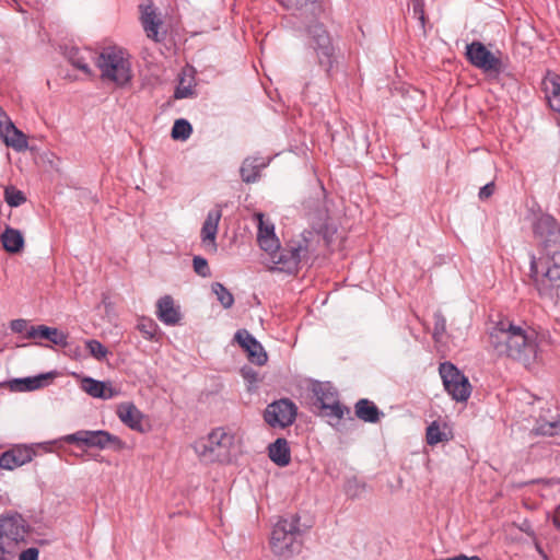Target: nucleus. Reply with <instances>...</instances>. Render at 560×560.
I'll list each match as a JSON object with an SVG mask.
<instances>
[{
  "mask_svg": "<svg viewBox=\"0 0 560 560\" xmlns=\"http://www.w3.org/2000/svg\"><path fill=\"white\" fill-rule=\"evenodd\" d=\"M542 89L550 108L560 113V75L548 72L542 80Z\"/></svg>",
  "mask_w": 560,
  "mask_h": 560,
  "instance_id": "a878e982",
  "label": "nucleus"
},
{
  "mask_svg": "<svg viewBox=\"0 0 560 560\" xmlns=\"http://www.w3.org/2000/svg\"><path fill=\"white\" fill-rule=\"evenodd\" d=\"M4 200L10 207H19L26 201V197L23 191L9 186L4 190Z\"/></svg>",
  "mask_w": 560,
  "mask_h": 560,
  "instance_id": "58836bf2",
  "label": "nucleus"
},
{
  "mask_svg": "<svg viewBox=\"0 0 560 560\" xmlns=\"http://www.w3.org/2000/svg\"><path fill=\"white\" fill-rule=\"evenodd\" d=\"M101 78L114 82L117 86L127 85L132 79L131 63L125 52L117 47H105L96 57Z\"/></svg>",
  "mask_w": 560,
  "mask_h": 560,
  "instance_id": "20e7f679",
  "label": "nucleus"
},
{
  "mask_svg": "<svg viewBox=\"0 0 560 560\" xmlns=\"http://www.w3.org/2000/svg\"><path fill=\"white\" fill-rule=\"evenodd\" d=\"M266 166V163L260 161L259 158L248 156L246 158L240 168V175L244 183L253 184L256 183L260 177V171Z\"/></svg>",
  "mask_w": 560,
  "mask_h": 560,
  "instance_id": "bb28decb",
  "label": "nucleus"
},
{
  "mask_svg": "<svg viewBox=\"0 0 560 560\" xmlns=\"http://www.w3.org/2000/svg\"><path fill=\"white\" fill-rule=\"evenodd\" d=\"M67 51H68V54H67L68 60L74 68L83 71L88 75L92 74V70L89 67V63L86 61L88 57L84 55V54H86L91 57L92 56L91 49H88V48L80 49L78 47H71Z\"/></svg>",
  "mask_w": 560,
  "mask_h": 560,
  "instance_id": "7c9ffc66",
  "label": "nucleus"
},
{
  "mask_svg": "<svg viewBox=\"0 0 560 560\" xmlns=\"http://www.w3.org/2000/svg\"><path fill=\"white\" fill-rule=\"evenodd\" d=\"M300 516L291 515L290 518H280L275 525L270 546L275 555L280 557H291L300 552L302 541L299 539L308 527H300Z\"/></svg>",
  "mask_w": 560,
  "mask_h": 560,
  "instance_id": "7ed1b4c3",
  "label": "nucleus"
},
{
  "mask_svg": "<svg viewBox=\"0 0 560 560\" xmlns=\"http://www.w3.org/2000/svg\"><path fill=\"white\" fill-rule=\"evenodd\" d=\"M257 346L259 348L255 349L250 347L245 352L247 353V359L250 363L264 365L268 360V355L260 342Z\"/></svg>",
  "mask_w": 560,
  "mask_h": 560,
  "instance_id": "ea45409f",
  "label": "nucleus"
},
{
  "mask_svg": "<svg viewBox=\"0 0 560 560\" xmlns=\"http://www.w3.org/2000/svg\"><path fill=\"white\" fill-rule=\"evenodd\" d=\"M446 331V319L442 314L434 315V339L439 340L442 335Z\"/></svg>",
  "mask_w": 560,
  "mask_h": 560,
  "instance_id": "37998d69",
  "label": "nucleus"
},
{
  "mask_svg": "<svg viewBox=\"0 0 560 560\" xmlns=\"http://www.w3.org/2000/svg\"><path fill=\"white\" fill-rule=\"evenodd\" d=\"M1 242L4 250L10 254H18L24 248L23 234L11 226H7L1 234Z\"/></svg>",
  "mask_w": 560,
  "mask_h": 560,
  "instance_id": "cd10ccee",
  "label": "nucleus"
},
{
  "mask_svg": "<svg viewBox=\"0 0 560 560\" xmlns=\"http://www.w3.org/2000/svg\"><path fill=\"white\" fill-rule=\"evenodd\" d=\"M54 377L55 373L49 372L33 377L16 378L14 380V388L21 392L35 390L43 387L48 380H52Z\"/></svg>",
  "mask_w": 560,
  "mask_h": 560,
  "instance_id": "c756f323",
  "label": "nucleus"
},
{
  "mask_svg": "<svg viewBox=\"0 0 560 560\" xmlns=\"http://www.w3.org/2000/svg\"><path fill=\"white\" fill-rule=\"evenodd\" d=\"M257 217L259 220L257 241L260 248L265 252L278 249L279 240L275 234L273 224L270 222H265L262 213H258Z\"/></svg>",
  "mask_w": 560,
  "mask_h": 560,
  "instance_id": "412c9836",
  "label": "nucleus"
},
{
  "mask_svg": "<svg viewBox=\"0 0 560 560\" xmlns=\"http://www.w3.org/2000/svg\"><path fill=\"white\" fill-rule=\"evenodd\" d=\"M268 456L279 467H285L291 463V450L284 438H278L268 445Z\"/></svg>",
  "mask_w": 560,
  "mask_h": 560,
  "instance_id": "b1692460",
  "label": "nucleus"
},
{
  "mask_svg": "<svg viewBox=\"0 0 560 560\" xmlns=\"http://www.w3.org/2000/svg\"><path fill=\"white\" fill-rule=\"evenodd\" d=\"M354 415L368 423H377L384 417V412L368 398H361L355 402Z\"/></svg>",
  "mask_w": 560,
  "mask_h": 560,
  "instance_id": "393cba45",
  "label": "nucleus"
},
{
  "mask_svg": "<svg viewBox=\"0 0 560 560\" xmlns=\"http://www.w3.org/2000/svg\"><path fill=\"white\" fill-rule=\"evenodd\" d=\"M494 190H495V185L493 182H490L480 188L478 197L481 200H486L493 195Z\"/></svg>",
  "mask_w": 560,
  "mask_h": 560,
  "instance_id": "49530a36",
  "label": "nucleus"
},
{
  "mask_svg": "<svg viewBox=\"0 0 560 560\" xmlns=\"http://www.w3.org/2000/svg\"><path fill=\"white\" fill-rule=\"evenodd\" d=\"M412 11H413V15L415 16H418V15H421V14H424V3H423V0H416V1H412Z\"/></svg>",
  "mask_w": 560,
  "mask_h": 560,
  "instance_id": "09e8293b",
  "label": "nucleus"
},
{
  "mask_svg": "<svg viewBox=\"0 0 560 560\" xmlns=\"http://www.w3.org/2000/svg\"><path fill=\"white\" fill-rule=\"evenodd\" d=\"M10 117L5 114V112L0 106V131L4 128V126L10 121Z\"/></svg>",
  "mask_w": 560,
  "mask_h": 560,
  "instance_id": "603ef678",
  "label": "nucleus"
},
{
  "mask_svg": "<svg viewBox=\"0 0 560 560\" xmlns=\"http://www.w3.org/2000/svg\"><path fill=\"white\" fill-rule=\"evenodd\" d=\"M287 10L305 21L304 32L307 37V48L315 63L325 72L328 79L334 78L339 69L343 54L335 44L334 38L322 19L328 16V9L323 0H278Z\"/></svg>",
  "mask_w": 560,
  "mask_h": 560,
  "instance_id": "f257e3e1",
  "label": "nucleus"
},
{
  "mask_svg": "<svg viewBox=\"0 0 560 560\" xmlns=\"http://www.w3.org/2000/svg\"><path fill=\"white\" fill-rule=\"evenodd\" d=\"M234 340L238 343V346L246 351L250 347L257 349L259 348L257 345L259 341L250 335L246 329H238L234 335Z\"/></svg>",
  "mask_w": 560,
  "mask_h": 560,
  "instance_id": "4c0bfd02",
  "label": "nucleus"
},
{
  "mask_svg": "<svg viewBox=\"0 0 560 560\" xmlns=\"http://www.w3.org/2000/svg\"><path fill=\"white\" fill-rule=\"evenodd\" d=\"M243 375L245 378H248V377H254L255 376V372H253L252 370L249 372H246L244 369H243Z\"/></svg>",
  "mask_w": 560,
  "mask_h": 560,
  "instance_id": "4d7b16f0",
  "label": "nucleus"
},
{
  "mask_svg": "<svg viewBox=\"0 0 560 560\" xmlns=\"http://www.w3.org/2000/svg\"><path fill=\"white\" fill-rule=\"evenodd\" d=\"M534 233L542 242L548 257L560 256V224L550 214H542L534 224Z\"/></svg>",
  "mask_w": 560,
  "mask_h": 560,
  "instance_id": "9b49d317",
  "label": "nucleus"
},
{
  "mask_svg": "<svg viewBox=\"0 0 560 560\" xmlns=\"http://www.w3.org/2000/svg\"><path fill=\"white\" fill-rule=\"evenodd\" d=\"M489 343L498 355H505L524 365L530 364L537 355L535 335L508 320H500L489 334Z\"/></svg>",
  "mask_w": 560,
  "mask_h": 560,
  "instance_id": "f03ea898",
  "label": "nucleus"
},
{
  "mask_svg": "<svg viewBox=\"0 0 560 560\" xmlns=\"http://www.w3.org/2000/svg\"><path fill=\"white\" fill-rule=\"evenodd\" d=\"M560 289V256L549 257L544 279L537 283L540 294H546L550 289Z\"/></svg>",
  "mask_w": 560,
  "mask_h": 560,
  "instance_id": "6ab92c4d",
  "label": "nucleus"
},
{
  "mask_svg": "<svg viewBox=\"0 0 560 560\" xmlns=\"http://www.w3.org/2000/svg\"><path fill=\"white\" fill-rule=\"evenodd\" d=\"M536 548H537V551H538V552H539V553H540L545 559H547L546 553L544 552V550L541 549V547H540L538 544L536 545Z\"/></svg>",
  "mask_w": 560,
  "mask_h": 560,
  "instance_id": "13d9d810",
  "label": "nucleus"
},
{
  "mask_svg": "<svg viewBox=\"0 0 560 560\" xmlns=\"http://www.w3.org/2000/svg\"><path fill=\"white\" fill-rule=\"evenodd\" d=\"M296 415V405L289 398H281L267 405L264 420L271 428L284 429L294 423Z\"/></svg>",
  "mask_w": 560,
  "mask_h": 560,
  "instance_id": "f8f14e48",
  "label": "nucleus"
},
{
  "mask_svg": "<svg viewBox=\"0 0 560 560\" xmlns=\"http://www.w3.org/2000/svg\"><path fill=\"white\" fill-rule=\"evenodd\" d=\"M156 315L158 318L168 326L179 324L182 314L179 306H176L171 295H164L159 299L156 303Z\"/></svg>",
  "mask_w": 560,
  "mask_h": 560,
  "instance_id": "f3484780",
  "label": "nucleus"
},
{
  "mask_svg": "<svg viewBox=\"0 0 560 560\" xmlns=\"http://www.w3.org/2000/svg\"><path fill=\"white\" fill-rule=\"evenodd\" d=\"M365 489V481L360 480L357 476L349 477L345 481L343 491L346 495L352 500L360 498Z\"/></svg>",
  "mask_w": 560,
  "mask_h": 560,
  "instance_id": "473e14b6",
  "label": "nucleus"
},
{
  "mask_svg": "<svg viewBox=\"0 0 560 560\" xmlns=\"http://www.w3.org/2000/svg\"><path fill=\"white\" fill-rule=\"evenodd\" d=\"M85 347L89 350L90 354L98 361L105 359L106 355L108 354L107 348L103 346L98 340H88L85 341Z\"/></svg>",
  "mask_w": 560,
  "mask_h": 560,
  "instance_id": "a19ab883",
  "label": "nucleus"
},
{
  "mask_svg": "<svg viewBox=\"0 0 560 560\" xmlns=\"http://www.w3.org/2000/svg\"><path fill=\"white\" fill-rule=\"evenodd\" d=\"M138 330L143 335V337L148 340H155L159 326L151 318H141L137 325Z\"/></svg>",
  "mask_w": 560,
  "mask_h": 560,
  "instance_id": "e433bc0d",
  "label": "nucleus"
},
{
  "mask_svg": "<svg viewBox=\"0 0 560 560\" xmlns=\"http://www.w3.org/2000/svg\"><path fill=\"white\" fill-rule=\"evenodd\" d=\"M141 22L143 25L144 31L147 32V35L149 38H152L156 42H159V27L162 24L161 20L156 18L155 11L153 9V5H147L142 10L141 14Z\"/></svg>",
  "mask_w": 560,
  "mask_h": 560,
  "instance_id": "c85d7f7f",
  "label": "nucleus"
},
{
  "mask_svg": "<svg viewBox=\"0 0 560 560\" xmlns=\"http://www.w3.org/2000/svg\"><path fill=\"white\" fill-rule=\"evenodd\" d=\"M552 524L558 530H560V504L556 506L553 511Z\"/></svg>",
  "mask_w": 560,
  "mask_h": 560,
  "instance_id": "3c124183",
  "label": "nucleus"
},
{
  "mask_svg": "<svg viewBox=\"0 0 560 560\" xmlns=\"http://www.w3.org/2000/svg\"><path fill=\"white\" fill-rule=\"evenodd\" d=\"M36 454V450L33 446L25 444L13 445L0 455V468L13 470L32 462Z\"/></svg>",
  "mask_w": 560,
  "mask_h": 560,
  "instance_id": "4468645a",
  "label": "nucleus"
},
{
  "mask_svg": "<svg viewBox=\"0 0 560 560\" xmlns=\"http://www.w3.org/2000/svg\"><path fill=\"white\" fill-rule=\"evenodd\" d=\"M234 436L223 428L213 429L206 439L196 441L192 445L198 457L206 463L223 462L229 457Z\"/></svg>",
  "mask_w": 560,
  "mask_h": 560,
  "instance_id": "0eeeda50",
  "label": "nucleus"
},
{
  "mask_svg": "<svg viewBox=\"0 0 560 560\" xmlns=\"http://www.w3.org/2000/svg\"><path fill=\"white\" fill-rule=\"evenodd\" d=\"M39 550L35 547L27 548L23 550L20 556L19 560H38Z\"/></svg>",
  "mask_w": 560,
  "mask_h": 560,
  "instance_id": "de8ad7c7",
  "label": "nucleus"
},
{
  "mask_svg": "<svg viewBox=\"0 0 560 560\" xmlns=\"http://www.w3.org/2000/svg\"><path fill=\"white\" fill-rule=\"evenodd\" d=\"M0 138L8 147L13 148L18 152L25 151L28 147L26 135L18 129L12 120L8 121L0 131Z\"/></svg>",
  "mask_w": 560,
  "mask_h": 560,
  "instance_id": "4be33fe9",
  "label": "nucleus"
},
{
  "mask_svg": "<svg viewBox=\"0 0 560 560\" xmlns=\"http://www.w3.org/2000/svg\"><path fill=\"white\" fill-rule=\"evenodd\" d=\"M312 237L313 231H304L300 240L289 242L285 247L279 245L278 249L267 250L278 265L277 270L289 275L298 272L300 262L308 257Z\"/></svg>",
  "mask_w": 560,
  "mask_h": 560,
  "instance_id": "39448f33",
  "label": "nucleus"
},
{
  "mask_svg": "<svg viewBox=\"0 0 560 560\" xmlns=\"http://www.w3.org/2000/svg\"><path fill=\"white\" fill-rule=\"evenodd\" d=\"M212 292L217 295L218 301L224 308H230L234 304L233 294L220 282L211 285Z\"/></svg>",
  "mask_w": 560,
  "mask_h": 560,
  "instance_id": "c9c22d12",
  "label": "nucleus"
},
{
  "mask_svg": "<svg viewBox=\"0 0 560 560\" xmlns=\"http://www.w3.org/2000/svg\"><path fill=\"white\" fill-rule=\"evenodd\" d=\"M25 338L27 339H46L51 343L60 347L68 346V335L56 327L46 325L31 326L26 331Z\"/></svg>",
  "mask_w": 560,
  "mask_h": 560,
  "instance_id": "dca6fc26",
  "label": "nucleus"
},
{
  "mask_svg": "<svg viewBox=\"0 0 560 560\" xmlns=\"http://www.w3.org/2000/svg\"><path fill=\"white\" fill-rule=\"evenodd\" d=\"M530 273L532 275H537L538 273L537 262L535 261V259H533L532 262H530Z\"/></svg>",
  "mask_w": 560,
  "mask_h": 560,
  "instance_id": "6e6d98bb",
  "label": "nucleus"
},
{
  "mask_svg": "<svg viewBox=\"0 0 560 560\" xmlns=\"http://www.w3.org/2000/svg\"><path fill=\"white\" fill-rule=\"evenodd\" d=\"M7 548L4 546V541L0 538V560H7L5 559Z\"/></svg>",
  "mask_w": 560,
  "mask_h": 560,
  "instance_id": "864d4df0",
  "label": "nucleus"
},
{
  "mask_svg": "<svg viewBox=\"0 0 560 560\" xmlns=\"http://www.w3.org/2000/svg\"><path fill=\"white\" fill-rule=\"evenodd\" d=\"M445 390L456 401H466L471 393L468 378L451 362H443L439 368Z\"/></svg>",
  "mask_w": 560,
  "mask_h": 560,
  "instance_id": "9d476101",
  "label": "nucleus"
},
{
  "mask_svg": "<svg viewBox=\"0 0 560 560\" xmlns=\"http://www.w3.org/2000/svg\"><path fill=\"white\" fill-rule=\"evenodd\" d=\"M192 268H194V271L202 278H208L211 276V270H210L208 260L201 256L194 257Z\"/></svg>",
  "mask_w": 560,
  "mask_h": 560,
  "instance_id": "79ce46f5",
  "label": "nucleus"
},
{
  "mask_svg": "<svg viewBox=\"0 0 560 560\" xmlns=\"http://www.w3.org/2000/svg\"><path fill=\"white\" fill-rule=\"evenodd\" d=\"M446 424H444V429H441L440 424L436 421H433L427 428V443L429 445H436L438 443L447 442L452 439L451 432H446Z\"/></svg>",
  "mask_w": 560,
  "mask_h": 560,
  "instance_id": "2f4dec72",
  "label": "nucleus"
},
{
  "mask_svg": "<svg viewBox=\"0 0 560 560\" xmlns=\"http://www.w3.org/2000/svg\"><path fill=\"white\" fill-rule=\"evenodd\" d=\"M120 421L133 431L144 433L149 424L144 423V415L132 402H122L116 411Z\"/></svg>",
  "mask_w": 560,
  "mask_h": 560,
  "instance_id": "2eb2a0df",
  "label": "nucleus"
},
{
  "mask_svg": "<svg viewBox=\"0 0 560 560\" xmlns=\"http://www.w3.org/2000/svg\"><path fill=\"white\" fill-rule=\"evenodd\" d=\"M312 392L315 396L313 405L318 409L322 408L323 405L339 400L338 390L329 382L315 381L312 384Z\"/></svg>",
  "mask_w": 560,
  "mask_h": 560,
  "instance_id": "5701e85b",
  "label": "nucleus"
},
{
  "mask_svg": "<svg viewBox=\"0 0 560 560\" xmlns=\"http://www.w3.org/2000/svg\"><path fill=\"white\" fill-rule=\"evenodd\" d=\"M465 58L491 79H498L500 74L506 73L509 58L500 50L492 52L479 40L466 45Z\"/></svg>",
  "mask_w": 560,
  "mask_h": 560,
  "instance_id": "423d86ee",
  "label": "nucleus"
},
{
  "mask_svg": "<svg viewBox=\"0 0 560 560\" xmlns=\"http://www.w3.org/2000/svg\"><path fill=\"white\" fill-rule=\"evenodd\" d=\"M320 410V416L328 417V418H337L338 420L342 419L345 415H350V408L346 405H342L339 400L334 401L332 404L323 405Z\"/></svg>",
  "mask_w": 560,
  "mask_h": 560,
  "instance_id": "f704fd0d",
  "label": "nucleus"
},
{
  "mask_svg": "<svg viewBox=\"0 0 560 560\" xmlns=\"http://www.w3.org/2000/svg\"><path fill=\"white\" fill-rule=\"evenodd\" d=\"M81 387L94 398L110 399L119 394L118 389L110 386V383L97 381L89 376L82 380Z\"/></svg>",
  "mask_w": 560,
  "mask_h": 560,
  "instance_id": "aec40b11",
  "label": "nucleus"
},
{
  "mask_svg": "<svg viewBox=\"0 0 560 560\" xmlns=\"http://www.w3.org/2000/svg\"><path fill=\"white\" fill-rule=\"evenodd\" d=\"M183 81H184V78L180 79L178 86L175 89V92H174L175 100L186 98L194 94L192 86L191 85L184 86Z\"/></svg>",
  "mask_w": 560,
  "mask_h": 560,
  "instance_id": "c03bdc74",
  "label": "nucleus"
},
{
  "mask_svg": "<svg viewBox=\"0 0 560 560\" xmlns=\"http://www.w3.org/2000/svg\"><path fill=\"white\" fill-rule=\"evenodd\" d=\"M31 532V525L22 514L16 511H8L0 515V538L19 544L25 541V536Z\"/></svg>",
  "mask_w": 560,
  "mask_h": 560,
  "instance_id": "ddd939ff",
  "label": "nucleus"
},
{
  "mask_svg": "<svg viewBox=\"0 0 560 560\" xmlns=\"http://www.w3.org/2000/svg\"><path fill=\"white\" fill-rule=\"evenodd\" d=\"M548 430L544 431L545 434H560V419L558 421L548 423Z\"/></svg>",
  "mask_w": 560,
  "mask_h": 560,
  "instance_id": "8fccbe9b",
  "label": "nucleus"
},
{
  "mask_svg": "<svg viewBox=\"0 0 560 560\" xmlns=\"http://www.w3.org/2000/svg\"><path fill=\"white\" fill-rule=\"evenodd\" d=\"M10 328L13 332L21 334L27 329V320L23 318L13 319L10 322Z\"/></svg>",
  "mask_w": 560,
  "mask_h": 560,
  "instance_id": "a18cd8bd",
  "label": "nucleus"
},
{
  "mask_svg": "<svg viewBox=\"0 0 560 560\" xmlns=\"http://www.w3.org/2000/svg\"><path fill=\"white\" fill-rule=\"evenodd\" d=\"M191 133L192 126L187 119L179 118L174 121V125L171 130L172 139L185 141L190 137Z\"/></svg>",
  "mask_w": 560,
  "mask_h": 560,
  "instance_id": "72a5a7b5",
  "label": "nucleus"
},
{
  "mask_svg": "<svg viewBox=\"0 0 560 560\" xmlns=\"http://www.w3.org/2000/svg\"><path fill=\"white\" fill-rule=\"evenodd\" d=\"M221 215L220 209L210 210L201 228L202 243L210 246L212 252H217L215 238Z\"/></svg>",
  "mask_w": 560,
  "mask_h": 560,
  "instance_id": "a211bd4d",
  "label": "nucleus"
},
{
  "mask_svg": "<svg viewBox=\"0 0 560 560\" xmlns=\"http://www.w3.org/2000/svg\"><path fill=\"white\" fill-rule=\"evenodd\" d=\"M63 441L77 446L98 450L110 448L115 452H120L127 446L126 442L119 436L105 430H80L63 436Z\"/></svg>",
  "mask_w": 560,
  "mask_h": 560,
  "instance_id": "1a4fd4ad",
  "label": "nucleus"
},
{
  "mask_svg": "<svg viewBox=\"0 0 560 560\" xmlns=\"http://www.w3.org/2000/svg\"><path fill=\"white\" fill-rule=\"evenodd\" d=\"M417 19L419 20L420 22V26L423 31V33H425V23H427V16H425V13L424 14H421V15H418Z\"/></svg>",
  "mask_w": 560,
  "mask_h": 560,
  "instance_id": "5fc2aeb1",
  "label": "nucleus"
},
{
  "mask_svg": "<svg viewBox=\"0 0 560 560\" xmlns=\"http://www.w3.org/2000/svg\"><path fill=\"white\" fill-rule=\"evenodd\" d=\"M329 203L324 186H320L318 197L308 198L304 202L306 215L314 232L329 242L337 232V226L331 222Z\"/></svg>",
  "mask_w": 560,
  "mask_h": 560,
  "instance_id": "6e6552de",
  "label": "nucleus"
}]
</instances>
